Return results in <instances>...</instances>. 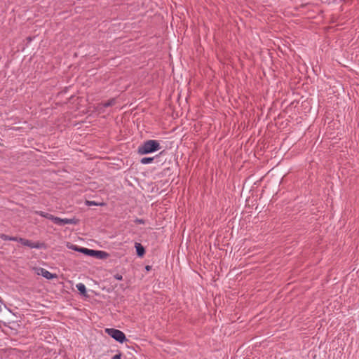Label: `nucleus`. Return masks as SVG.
Returning <instances> with one entry per match:
<instances>
[{
	"instance_id": "obj_1",
	"label": "nucleus",
	"mask_w": 359,
	"mask_h": 359,
	"mask_svg": "<svg viewBox=\"0 0 359 359\" xmlns=\"http://www.w3.org/2000/svg\"><path fill=\"white\" fill-rule=\"evenodd\" d=\"M161 147L157 140H149L143 142L137 149L139 154L145 155L161 149Z\"/></svg>"
},
{
	"instance_id": "obj_2",
	"label": "nucleus",
	"mask_w": 359,
	"mask_h": 359,
	"mask_svg": "<svg viewBox=\"0 0 359 359\" xmlns=\"http://www.w3.org/2000/svg\"><path fill=\"white\" fill-rule=\"evenodd\" d=\"M106 333H107L111 337L114 339L116 341L119 343H123L125 341H127L126 337L125 334L119 330L114 328H107L105 330Z\"/></svg>"
},
{
	"instance_id": "obj_3",
	"label": "nucleus",
	"mask_w": 359,
	"mask_h": 359,
	"mask_svg": "<svg viewBox=\"0 0 359 359\" xmlns=\"http://www.w3.org/2000/svg\"><path fill=\"white\" fill-rule=\"evenodd\" d=\"M18 242H20L22 245L25 246L29 247L30 248H41V244L39 242L34 243L30 240L25 239L22 238H20L18 240Z\"/></svg>"
},
{
	"instance_id": "obj_4",
	"label": "nucleus",
	"mask_w": 359,
	"mask_h": 359,
	"mask_svg": "<svg viewBox=\"0 0 359 359\" xmlns=\"http://www.w3.org/2000/svg\"><path fill=\"white\" fill-rule=\"evenodd\" d=\"M78 220L75 218L72 219H61L60 217H56L55 219V224L58 225H65V224H76Z\"/></svg>"
},
{
	"instance_id": "obj_5",
	"label": "nucleus",
	"mask_w": 359,
	"mask_h": 359,
	"mask_svg": "<svg viewBox=\"0 0 359 359\" xmlns=\"http://www.w3.org/2000/svg\"><path fill=\"white\" fill-rule=\"evenodd\" d=\"M115 102V99L112 98L106 102L98 104L96 109L100 113L103 112L104 108L113 106Z\"/></svg>"
},
{
	"instance_id": "obj_6",
	"label": "nucleus",
	"mask_w": 359,
	"mask_h": 359,
	"mask_svg": "<svg viewBox=\"0 0 359 359\" xmlns=\"http://www.w3.org/2000/svg\"><path fill=\"white\" fill-rule=\"evenodd\" d=\"M40 273L39 274L41 275L43 277L46 278V279L50 280L54 278H56V274H53L46 269H44L43 268L40 269Z\"/></svg>"
},
{
	"instance_id": "obj_7",
	"label": "nucleus",
	"mask_w": 359,
	"mask_h": 359,
	"mask_svg": "<svg viewBox=\"0 0 359 359\" xmlns=\"http://www.w3.org/2000/svg\"><path fill=\"white\" fill-rule=\"evenodd\" d=\"M109 256V255L104 251L95 250V254H94L93 257H96V258L100 259H105L108 258Z\"/></svg>"
},
{
	"instance_id": "obj_8",
	"label": "nucleus",
	"mask_w": 359,
	"mask_h": 359,
	"mask_svg": "<svg viewBox=\"0 0 359 359\" xmlns=\"http://www.w3.org/2000/svg\"><path fill=\"white\" fill-rule=\"evenodd\" d=\"M135 247L136 249L137 255L140 257H143L145 254L144 248L139 243H135Z\"/></svg>"
},
{
	"instance_id": "obj_9",
	"label": "nucleus",
	"mask_w": 359,
	"mask_h": 359,
	"mask_svg": "<svg viewBox=\"0 0 359 359\" xmlns=\"http://www.w3.org/2000/svg\"><path fill=\"white\" fill-rule=\"evenodd\" d=\"M36 213L38 215H39L40 216L45 217L46 219H48L53 221V222H55V219L56 217L55 216H54L51 214L47 213V212H44L43 211L36 212Z\"/></svg>"
},
{
	"instance_id": "obj_10",
	"label": "nucleus",
	"mask_w": 359,
	"mask_h": 359,
	"mask_svg": "<svg viewBox=\"0 0 359 359\" xmlns=\"http://www.w3.org/2000/svg\"><path fill=\"white\" fill-rule=\"evenodd\" d=\"M77 290L79 291L80 294L83 295V296H86V286L84 285V284L83 283H79L76 285Z\"/></svg>"
},
{
	"instance_id": "obj_11",
	"label": "nucleus",
	"mask_w": 359,
	"mask_h": 359,
	"mask_svg": "<svg viewBox=\"0 0 359 359\" xmlns=\"http://www.w3.org/2000/svg\"><path fill=\"white\" fill-rule=\"evenodd\" d=\"M0 238L4 241H18V242L20 238L18 237L9 236L4 234V233L0 234Z\"/></svg>"
},
{
	"instance_id": "obj_12",
	"label": "nucleus",
	"mask_w": 359,
	"mask_h": 359,
	"mask_svg": "<svg viewBox=\"0 0 359 359\" xmlns=\"http://www.w3.org/2000/svg\"><path fill=\"white\" fill-rule=\"evenodd\" d=\"M80 252L86 255H88V256H90V257H93L94 256V254H95V250H91V249H88V248H83L81 250H80Z\"/></svg>"
},
{
	"instance_id": "obj_13",
	"label": "nucleus",
	"mask_w": 359,
	"mask_h": 359,
	"mask_svg": "<svg viewBox=\"0 0 359 359\" xmlns=\"http://www.w3.org/2000/svg\"><path fill=\"white\" fill-rule=\"evenodd\" d=\"M154 157H144L140 160L142 164H148L153 162Z\"/></svg>"
},
{
	"instance_id": "obj_14",
	"label": "nucleus",
	"mask_w": 359,
	"mask_h": 359,
	"mask_svg": "<svg viewBox=\"0 0 359 359\" xmlns=\"http://www.w3.org/2000/svg\"><path fill=\"white\" fill-rule=\"evenodd\" d=\"M67 247L69 249H72V250H73L74 251H77V252H80V250L83 248L79 247L77 245L69 244V243L67 244Z\"/></svg>"
},
{
	"instance_id": "obj_15",
	"label": "nucleus",
	"mask_w": 359,
	"mask_h": 359,
	"mask_svg": "<svg viewBox=\"0 0 359 359\" xmlns=\"http://www.w3.org/2000/svg\"><path fill=\"white\" fill-rule=\"evenodd\" d=\"M135 222L136 224H142L145 223V222H144V220L143 219H139V218H137L135 220Z\"/></svg>"
},
{
	"instance_id": "obj_16",
	"label": "nucleus",
	"mask_w": 359,
	"mask_h": 359,
	"mask_svg": "<svg viewBox=\"0 0 359 359\" xmlns=\"http://www.w3.org/2000/svg\"><path fill=\"white\" fill-rule=\"evenodd\" d=\"M86 204L89 206L90 205H97L98 204L95 202V201H86Z\"/></svg>"
},
{
	"instance_id": "obj_17",
	"label": "nucleus",
	"mask_w": 359,
	"mask_h": 359,
	"mask_svg": "<svg viewBox=\"0 0 359 359\" xmlns=\"http://www.w3.org/2000/svg\"><path fill=\"white\" fill-rule=\"evenodd\" d=\"M114 277V278H116V280H123L122 275L118 274V273L115 274Z\"/></svg>"
},
{
	"instance_id": "obj_18",
	"label": "nucleus",
	"mask_w": 359,
	"mask_h": 359,
	"mask_svg": "<svg viewBox=\"0 0 359 359\" xmlns=\"http://www.w3.org/2000/svg\"><path fill=\"white\" fill-rule=\"evenodd\" d=\"M121 353L118 352V354L113 356L112 359H121Z\"/></svg>"
},
{
	"instance_id": "obj_19",
	"label": "nucleus",
	"mask_w": 359,
	"mask_h": 359,
	"mask_svg": "<svg viewBox=\"0 0 359 359\" xmlns=\"http://www.w3.org/2000/svg\"><path fill=\"white\" fill-rule=\"evenodd\" d=\"M149 269H150V266H146V269H147V271H149Z\"/></svg>"
}]
</instances>
